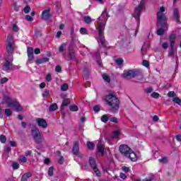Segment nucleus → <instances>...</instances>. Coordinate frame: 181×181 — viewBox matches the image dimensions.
<instances>
[{
	"label": "nucleus",
	"mask_w": 181,
	"mask_h": 181,
	"mask_svg": "<svg viewBox=\"0 0 181 181\" xmlns=\"http://www.w3.org/2000/svg\"><path fill=\"white\" fill-rule=\"evenodd\" d=\"M109 17L110 16H108V13H107V10H105L98 18V36L96 37V40L99 46H105V37L104 36V30L105 29V25Z\"/></svg>",
	"instance_id": "1"
},
{
	"label": "nucleus",
	"mask_w": 181,
	"mask_h": 181,
	"mask_svg": "<svg viewBox=\"0 0 181 181\" xmlns=\"http://www.w3.org/2000/svg\"><path fill=\"white\" fill-rule=\"evenodd\" d=\"M165 7L161 6L159 8L158 12L157 13V21H158V26H161L162 28L157 30L158 36H162L163 33H165V30H168L169 26L166 23V21H168V18L164 13Z\"/></svg>",
	"instance_id": "2"
},
{
	"label": "nucleus",
	"mask_w": 181,
	"mask_h": 181,
	"mask_svg": "<svg viewBox=\"0 0 181 181\" xmlns=\"http://www.w3.org/2000/svg\"><path fill=\"white\" fill-rule=\"evenodd\" d=\"M119 150L122 155H124V156L130 159L132 162H136V160H138V157L136 156V154H135V152H134V151H132L127 145H120Z\"/></svg>",
	"instance_id": "3"
},
{
	"label": "nucleus",
	"mask_w": 181,
	"mask_h": 181,
	"mask_svg": "<svg viewBox=\"0 0 181 181\" xmlns=\"http://www.w3.org/2000/svg\"><path fill=\"white\" fill-rule=\"evenodd\" d=\"M105 103L111 107L112 111H117L119 109V100L112 93H110L105 98Z\"/></svg>",
	"instance_id": "4"
},
{
	"label": "nucleus",
	"mask_w": 181,
	"mask_h": 181,
	"mask_svg": "<svg viewBox=\"0 0 181 181\" xmlns=\"http://www.w3.org/2000/svg\"><path fill=\"white\" fill-rule=\"evenodd\" d=\"M4 101L8 105V107L13 108L15 111L19 112L23 111V107L21 106V104L17 100H12V98L9 96H4Z\"/></svg>",
	"instance_id": "5"
},
{
	"label": "nucleus",
	"mask_w": 181,
	"mask_h": 181,
	"mask_svg": "<svg viewBox=\"0 0 181 181\" xmlns=\"http://www.w3.org/2000/svg\"><path fill=\"white\" fill-rule=\"evenodd\" d=\"M31 134L35 144H42V142H45V139L42 136V134L37 127H33L31 130Z\"/></svg>",
	"instance_id": "6"
},
{
	"label": "nucleus",
	"mask_w": 181,
	"mask_h": 181,
	"mask_svg": "<svg viewBox=\"0 0 181 181\" xmlns=\"http://www.w3.org/2000/svg\"><path fill=\"white\" fill-rule=\"evenodd\" d=\"M15 42H13V37L12 35H9L7 37L6 40V52L8 54V56H11V54H13V52L15 50L14 48Z\"/></svg>",
	"instance_id": "7"
},
{
	"label": "nucleus",
	"mask_w": 181,
	"mask_h": 181,
	"mask_svg": "<svg viewBox=\"0 0 181 181\" xmlns=\"http://www.w3.org/2000/svg\"><path fill=\"white\" fill-rule=\"evenodd\" d=\"M141 74V70L139 69H133L129 71H124L122 74L123 78H134Z\"/></svg>",
	"instance_id": "8"
},
{
	"label": "nucleus",
	"mask_w": 181,
	"mask_h": 181,
	"mask_svg": "<svg viewBox=\"0 0 181 181\" xmlns=\"http://www.w3.org/2000/svg\"><path fill=\"white\" fill-rule=\"evenodd\" d=\"M145 9V2L141 1L139 6L134 9V18L139 23V17L141 16V11Z\"/></svg>",
	"instance_id": "9"
},
{
	"label": "nucleus",
	"mask_w": 181,
	"mask_h": 181,
	"mask_svg": "<svg viewBox=\"0 0 181 181\" xmlns=\"http://www.w3.org/2000/svg\"><path fill=\"white\" fill-rule=\"evenodd\" d=\"M5 60H6V62L3 65L2 70H4V71H7V72L11 71V70H13V66L12 65L13 59L6 58Z\"/></svg>",
	"instance_id": "10"
},
{
	"label": "nucleus",
	"mask_w": 181,
	"mask_h": 181,
	"mask_svg": "<svg viewBox=\"0 0 181 181\" xmlns=\"http://www.w3.org/2000/svg\"><path fill=\"white\" fill-rule=\"evenodd\" d=\"M72 152L78 158H83V153L80 152V146H78V141H75L72 148Z\"/></svg>",
	"instance_id": "11"
},
{
	"label": "nucleus",
	"mask_w": 181,
	"mask_h": 181,
	"mask_svg": "<svg viewBox=\"0 0 181 181\" xmlns=\"http://www.w3.org/2000/svg\"><path fill=\"white\" fill-rule=\"evenodd\" d=\"M35 122H37L38 127H41V128H47V122L43 118H37Z\"/></svg>",
	"instance_id": "12"
},
{
	"label": "nucleus",
	"mask_w": 181,
	"mask_h": 181,
	"mask_svg": "<svg viewBox=\"0 0 181 181\" xmlns=\"http://www.w3.org/2000/svg\"><path fill=\"white\" fill-rule=\"evenodd\" d=\"M173 18L175 22H180V11H179L178 8L173 10Z\"/></svg>",
	"instance_id": "13"
},
{
	"label": "nucleus",
	"mask_w": 181,
	"mask_h": 181,
	"mask_svg": "<svg viewBox=\"0 0 181 181\" xmlns=\"http://www.w3.org/2000/svg\"><path fill=\"white\" fill-rule=\"evenodd\" d=\"M42 18L45 21H47L50 18V10H44L42 13Z\"/></svg>",
	"instance_id": "14"
},
{
	"label": "nucleus",
	"mask_w": 181,
	"mask_h": 181,
	"mask_svg": "<svg viewBox=\"0 0 181 181\" xmlns=\"http://www.w3.org/2000/svg\"><path fill=\"white\" fill-rule=\"evenodd\" d=\"M97 146L99 153L103 156L104 155V144L101 141H99Z\"/></svg>",
	"instance_id": "15"
},
{
	"label": "nucleus",
	"mask_w": 181,
	"mask_h": 181,
	"mask_svg": "<svg viewBox=\"0 0 181 181\" xmlns=\"http://www.w3.org/2000/svg\"><path fill=\"white\" fill-rule=\"evenodd\" d=\"M70 104V99L65 98L62 100V104L61 106V110H64L65 107H67V105H69Z\"/></svg>",
	"instance_id": "16"
},
{
	"label": "nucleus",
	"mask_w": 181,
	"mask_h": 181,
	"mask_svg": "<svg viewBox=\"0 0 181 181\" xmlns=\"http://www.w3.org/2000/svg\"><path fill=\"white\" fill-rule=\"evenodd\" d=\"M175 39H176V35L172 33L170 35V46H175Z\"/></svg>",
	"instance_id": "17"
},
{
	"label": "nucleus",
	"mask_w": 181,
	"mask_h": 181,
	"mask_svg": "<svg viewBox=\"0 0 181 181\" xmlns=\"http://www.w3.org/2000/svg\"><path fill=\"white\" fill-rule=\"evenodd\" d=\"M30 177H32V173H25L22 177H21V180L22 181H27L28 179H29Z\"/></svg>",
	"instance_id": "18"
},
{
	"label": "nucleus",
	"mask_w": 181,
	"mask_h": 181,
	"mask_svg": "<svg viewBox=\"0 0 181 181\" xmlns=\"http://www.w3.org/2000/svg\"><path fill=\"white\" fill-rule=\"evenodd\" d=\"M89 163L92 169L97 168V164H95V160H94V158H93L92 157L89 158Z\"/></svg>",
	"instance_id": "19"
},
{
	"label": "nucleus",
	"mask_w": 181,
	"mask_h": 181,
	"mask_svg": "<svg viewBox=\"0 0 181 181\" xmlns=\"http://www.w3.org/2000/svg\"><path fill=\"white\" fill-rule=\"evenodd\" d=\"M170 50L168 52V56L170 57L175 56V45H170Z\"/></svg>",
	"instance_id": "20"
},
{
	"label": "nucleus",
	"mask_w": 181,
	"mask_h": 181,
	"mask_svg": "<svg viewBox=\"0 0 181 181\" xmlns=\"http://www.w3.org/2000/svg\"><path fill=\"white\" fill-rule=\"evenodd\" d=\"M108 119H110V115H103L101 118L100 120L102 121V122H105L107 123V122L108 121Z\"/></svg>",
	"instance_id": "21"
},
{
	"label": "nucleus",
	"mask_w": 181,
	"mask_h": 181,
	"mask_svg": "<svg viewBox=\"0 0 181 181\" xmlns=\"http://www.w3.org/2000/svg\"><path fill=\"white\" fill-rule=\"evenodd\" d=\"M18 160L20 162H21V163H26V162H28V158H26L25 156H21Z\"/></svg>",
	"instance_id": "22"
},
{
	"label": "nucleus",
	"mask_w": 181,
	"mask_h": 181,
	"mask_svg": "<svg viewBox=\"0 0 181 181\" xmlns=\"http://www.w3.org/2000/svg\"><path fill=\"white\" fill-rule=\"evenodd\" d=\"M57 108H58L57 103H54L49 106V111H56V110H57Z\"/></svg>",
	"instance_id": "23"
},
{
	"label": "nucleus",
	"mask_w": 181,
	"mask_h": 181,
	"mask_svg": "<svg viewBox=\"0 0 181 181\" xmlns=\"http://www.w3.org/2000/svg\"><path fill=\"white\" fill-rule=\"evenodd\" d=\"M173 102L175 103V104H177V105H181V100L177 97L173 98Z\"/></svg>",
	"instance_id": "24"
},
{
	"label": "nucleus",
	"mask_w": 181,
	"mask_h": 181,
	"mask_svg": "<svg viewBox=\"0 0 181 181\" xmlns=\"http://www.w3.org/2000/svg\"><path fill=\"white\" fill-rule=\"evenodd\" d=\"M102 77H103V80H105L107 83H110V81H111V78H110V76L108 75H107L106 74H103L102 75Z\"/></svg>",
	"instance_id": "25"
},
{
	"label": "nucleus",
	"mask_w": 181,
	"mask_h": 181,
	"mask_svg": "<svg viewBox=\"0 0 181 181\" xmlns=\"http://www.w3.org/2000/svg\"><path fill=\"white\" fill-rule=\"evenodd\" d=\"M79 32H80L81 35H88V31L87 30L86 28H81L79 30Z\"/></svg>",
	"instance_id": "26"
},
{
	"label": "nucleus",
	"mask_w": 181,
	"mask_h": 181,
	"mask_svg": "<svg viewBox=\"0 0 181 181\" xmlns=\"http://www.w3.org/2000/svg\"><path fill=\"white\" fill-rule=\"evenodd\" d=\"M83 21L85 23H91V17L86 16L85 17H83Z\"/></svg>",
	"instance_id": "27"
},
{
	"label": "nucleus",
	"mask_w": 181,
	"mask_h": 181,
	"mask_svg": "<svg viewBox=\"0 0 181 181\" xmlns=\"http://www.w3.org/2000/svg\"><path fill=\"white\" fill-rule=\"evenodd\" d=\"M50 94V92L49 91V90L45 89L43 92H42V97L44 98H46Z\"/></svg>",
	"instance_id": "28"
},
{
	"label": "nucleus",
	"mask_w": 181,
	"mask_h": 181,
	"mask_svg": "<svg viewBox=\"0 0 181 181\" xmlns=\"http://www.w3.org/2000/svg\"><path fill=\"white\" fill-rule=\"evenodd\" d=\"M62 91H67L69 90V85L67 83H64L61 86Z\"/></svg>",
	"instance_id": "29"
},
{
	"label": "nucleus",
	"mask_w": 181,
	"mask_h": 181,
	"mask_svg": "<svg viewBox=\"0 0 181 181\" xmlns=\"http://www.w3.org/2000/svg\"><path fill=\"white\" fill-rule=\"evenodd\" d=\"M88 148L90 150L94 149V144L91 141H88L86 144Z\"/></svg>",
	"instance_id": "30"
},
{
	"label": "nucleus",
	"mask_w": 181,
	"mask_h": 181,
	"mask_svg": "<svg viewBox=\"0 0 181 181\" xmlns=\"http://www.w3.org/2000/svg\"><path fill=\"white\" fill-rule=\"evenodd\" d=\"M109 119L111 122H115V124L118 123V119L117 117H112L111 115H109Z\"/></svg>",
	"instance_id": "31"
},
{
	"label": "nucleus",
	"mask_w": 181,
	"mask_h": 181,
	"mask_svg": "<svg viewBox=\"0 0 181 181\" xmlns=\"http://www.w3.org/2000/svg\"><path fill=\"white\" fill-rule=\"evenodd\" d=\"M69 110L70 111H74V112L78 111V107H77V105H71L69 107Z\"/></svg>",
	"instance_id": "32"
},
{
	"label": "nucleus",
	"mask_w": 181,
	"mask_h": 181,
	"mask_svg": "<svg viewBox=\"0 0 181 181\" xmlns=\"http://www.w3.org/2000/svg\"><path fill=\"white\" fill-rule=\"evenodd\" d=\"M115 62L117 64V66H121V64L124 63V59L121 58H118L115 60Z\"/></svg>",
	"instance_id": "33"
},
{
	"label": "nucleus",
	"mask_w": 181,
	"mask_h": 181,
	"mask_svg": "<svg viewBox=\"0 0 181 181\" xmlns=\"http://www.w3.org/2000/svg\"><path fill=\"white\" fill-rule=\"evenodd\" d=\"M66 46H67V44L66 43H63L60 45L59 50L61 53H62V52H64V48L66 47Z\"/></svg>",
	"instance_id": "34"
},
{
	"label": "nucleus",
	"mask_w": 181,
	"mask_h": 181,
	"mask_svg": "<svg viewBox=\"0 0 181 181\" xmlns=\"http://www.w3.org/2000/svg\"><path fill=\"white\" fill-rule=\"evenodd\" d=\"M93 170H94L96 176H98V177L101 176V173H100V170H98V168H97V167H95V168H93Z\"/></svg>",
	"instance_id": "35"
},
{
	"label": "nucleus",
	"mask_w": 181,
	"mask_h": 181,
	"mask_svg": "<svg viewBox=\"0 0 181 181\" xmlns=\"http://www.w3.org/2000/svg\"><path fill=\"white\" fill-rule=\"evenodd\" d=\"M160 163H168V158L163 157L162 158L158 160Z\"/></svg>",
	"instance_id": "36"
},
{
	"label": "nucleus",
	"mask_w": 181,
	"mask_h": 181,
	"mask_svg": "<svg viewBox=\"0 0 181 181\" xmlns=\"http://www.w3.org/2000/svg\"><path fill=\"white\" fill-rule=\"evenodd\" d=\"M121 134V132L119 130L115 131L113 132V138H118Z\"/></svg>",
	"instance_id": "37"
},
{
	"label": "nucleus",
	"mask_w": 181,
	"mask_h": 181,
	"mask_svg": "<svg viewBox=\"0 0 181 181\" xmlns=\"http://www.w3.org/2000/svg\"><path fill=\"white\" fill-rule=\"evenodd\" d=\"M12 29L13 32H19V27L16 24H13L12 25Z\"/></svg>",
	"instance_id": "38"
},
{
	"label": "nucleus",
	"mask_w": 181,
	"mask_h": 181,
	"mask_svg": "<svg viewBox=\"0 0 181 181\" xmlns=\"http://www.w3.org/2000/svg\"><path fill=\"white\" fill-rule=\"evenodd\" d=\"M0 141L1 142V144H5V142H6V137L5 136V135L0 136Z\"/></svg>",
	"instance_id": "39"
},
{
	"label": "nucleus",
	"mask_w": 181,
	"mask_h": 181,
	"mask_svg": "<svg viewBox=\"0 0 181 181\" xmlns=\"http://www.w3.org/2000/svg\"><path fill=\"white\" fill-rule=\"evenodd\" d=\"M5 114L6 115H7V117H11L12 115V112L11 111V109H6Z\"/></svg>",
	"instance_id": "40"
},
{
	"label": "nucleus",
	"mask_w": 181,
	"mask_h": 181,
	"mask_svg": "<svg viewBox=\"0 0 181 181\" xmlns=\"http://www.w3.org/2000/svg\"><path fill=\"white\" fill-rule=\"evenodd\" d=\"M5 83H8V78L4 77L0 79V84H5Z\"/></svg>",
	"instance_id": "41"
},
{
	"label": "nucleus",
	"mask_w": 181,
	"mask_h": 181,
	"mask_svg": "<svg viewBox=\"0 0 181 181\" xmlns=\"http://www.w3.org/2000/svg\"><path fill=\"white\" fill-rule=\"evenodd\" d=\"M168 96L170 98L176 97V93H175V91H170L168 93Z\"/></svg>",
	"instance_id": "42"
},
{
	"label": "nucleus",
	"mask_w": 181,
	"mask_h": 181,
	"mask_svg": "<svg viewBox=\"0 0 181 181\" xmlns=\"http://www.w3.org/2000/svg\"><path fill=\"white\" fill-rule=\"evenodd\" d=\"M24 12L25 13H29V12H30V6H25V8H24Z\"/></svg>",
	"instance_id": "43"
},
{
	"label": "nucleus",
	"mask_w": 181,
	"mask_h": 181,
	"mask_svg": "<svg viewBox=\"0 0 181 181\" xmlns=\"http://www.w3.org/2000/svg\"><path fill=\"white\" fill-rule=\"evenodd\" d=\"M122 170L123 172H124L125 173H128V172H129V168H128L127 166H123V167H122Z\"/></svg>",
	"instance_id": "44"
},
{
	"label": "nucleus",
	"mask_w": 181,
	"mask_h": 181,
	"mask_svg": "<svg viewBox=\"0 0 181 181\" xmlns=\"http://www.w3.org/2000/svg\"><path fill=\"white\" fill-rule=\"evenodd\" d=\"M159 93H156V92H153L152 94H151V97L153 98H159Z\"/></svg>",
	"instance_id": "45"
},
{
	"label": "nucleus",
	"mask_w": 181,
	"mask_h": 181,
	"mask_svg": "<svg viewBox=\"0 0 181 181\" xmlns=\"http://www.w3.org/2000/svg\"><path fill=\"white\" fill-rule=\"evenodd\" d=\"M49 176H53V167H50L48 170Z\"/></svg>",
	"instance_id": "46"
},
{
	"label": "nucleus",
	"mask_w": 181,
	"mask_h": 181,
	"mask_svg": "<svg viewBox=\"0 0 181 181\" xmlns=\"http://www.w3.org/2000/svg\"><path fill=\"white\" fill-rule=\"evenodd\" d=\"M12 167H13V169H15V170L19 169V163H13Z\"/></svg>",
	"instance_id": "47"
},
{
	"label": "nucleus",
	"mask_w": 181,
	"mask_h": 181,
	"mask_svg": "<svg viewBox=\"0 0 181 181\" xmlns=\"http://www.w3.org/2000/svg\"><path fill=\"white\" fill-rule=\"evenodd\" d=\"M142 64L144 66V67H149V62L146 60H144Z\"/></svg>",
	"instance_id": "48"
},
{
	"label": "nucleus",
	"mask_w": 181,
	"mask_h": 181,
	"mask_svg": "<svg viewBox=\"0 0 181 181\" xmlns=\"http://www.w3.org/2000/svg\"><path fill=\"white\" fill-rule=\"evenodd\" d=\"M28 54H33V48L28 47L27 50Z\"/></svg>",
	"instance_id": "49"
},
{
	"label": "nucleus",
	"mask_w": 181,
	"mask_h": 181,
	"mask_svg": "<svg viewBox=\"0 0 181 181\" xmlns=\"http://www.w3.org/2000/svg\"><path fill=\"white\" fill-rule=\"evenodd\" d=\"M162 47L163 49H168V47H169V43H168L167 42H163L162 45Z\"/></svg>",
	"instance_id": "50"
},
{
	"label": "nucleus",
	"mask_w": 181,
	"mask_h": 181,
	"mask_svg": "<svg viewBox=\"0 0 181 181\" xmlns=\"http://www.w3.org/2000/svg\"><path fill=\"white\" fill-rule=\"evenodd\" d=\"M64 162V158H63V156H61L58 160V163H59V165H63Z\"/></svg>",
	"instance_id": "51"
},
{
	"label": "nucleus",
	"mask_w": 181,
	"mask_h": 181,
	"mask_svg": "<svg viewBox=\"0 0 181 181\" xmlns=\"http://www.w3.org/2000/svg\"><path fill=\"white\" fill-rule=\"evenodd\" d=\"M25 19L26 21H28L29 22H32V21H33V18H32V16L27 15L25 16Z\"/></svg>",
	"instance_id": "52"
},
{
	"label": "nucleus",
	"mask_w": 181,
	"mask_h": 181,
	"mask_svg": "<svg viewBox=\"0 0 181 181\" xmlns=\"http://www.w3.org/2000/svg\"><path fill=\"white\" fill-rule=\"evenodd\" d=\"M119 177H120L121 179H123V180L127 179V175H125V174L123 173H120Z\"/></svg>",
	"instance_id": "53"
},
{
	"label": "nucleus",
	"mask_w": 181,
	"mask_h": 181,
	"mask_svg": "<svg viewBox=\"0 0 181 181\" xmlns=\"http://www.w3.org/2000/svg\"><path fill=\"white\" fill-rule=\"evenodd\" d=\"M45 78L47 81H52V75L50 74H48Z\"/></svg>",
	"instance_id": "54"
},
{
	"label": "nucleus",
	"mask_w": 181,
	"mask_h": 181,
	"mask_svg": "<svg viewBox=\"0 0 181 181\" xmlns=\"http://www.w3.org/2000/svg\"><path fill=\"white\" fill-rule=\"evenodd\" d=\"M55 71L57 73H60L62 71V66H57L55 68Z\"/></svg>",
	"instance_id": "55"
},
{
	"label": "nucleus",
	"mask_w": 181,
	"mask_h": 181,
	"mask_svg": "<svg viewBox=\"0 0 181 181\" xmlns=\"http://www.w3.org/2000/svg\"><path fill=\"white\" fill-rule=\"evenodd\" d=\"M153 122H158V121H159V117H158V115L153 116Z\"/></svg>",
	"instance_id": "56"
},
{
	"label": "nucleus",
	"mask_w": 181,
	"mask_h": 181,
	"mask_svg": "<svg viewBox=\"0 0 181 181\" xmlns=\"http://www.w3.org/2000/svg\"><path fill=\"white\" fill-rule=\"evenodd\" d=\"M93 111H95V112H98L100 111V106L96 105L93 107Z\"/></svg>",
	"instance_id": "57"
},
{
	"label": "nucleus",
	"mask_w": 181,
	"mask_h": 181,
	"mask_svg": "<svg viewBox=\"0 0 181 181\" xmlns=\"http://www.w3.org/2000/svg\"><path fill=\"white\" fill-rule=\"evenodd\" d=\"M152 91H153V89L152 88H148L146 90V93H147L148 94L152 93Z\"/></svg>",
	"instance_id": "58"
},
{
	"label": "nucleus",
	"mask_w": 181,
	"mask_h": 181,
	"mask_svg": "<svg viewBox=\"0 0 181 181\" xmlns=\"http://www.w3.org/2000/svg\"><path fill=\"white\" fill-rule=\"evenodd\" d=\"M28 60H30V62H32V60H33L34 59L33 54H28Z\"/></svg>",
	"instance_id": "59"
},
{
	"label": "nucleus",
	"mask_w": 181,
	"mask_h": 181,
	"mask_svg": "<svg viewBox=\"0 0 181 181\" xmlns=\"http://www.w3.org/2000/svg\"><path fill=\"white\" fill-rule=\"evenodd\" d=\"M30 155H32V151H28L25 153V158H27V156H30Z\"/></svg>",
	"instance_id": "60"
},
{
	"label": "nucleus",
	"mask_w": 181,
	"mask_h": 181,
	"mask_svg": "<svg viewBox=\"0 0 181 181\" xmlns=\"http://www.w3.org/2000/svg\"><path fill=\"white\" fill-rule=\"evenodd\" d=\"M35 54H40V49L39 48H35L34 50Z\"/></svg>",
	"instance_id": "61"
},
{
	"label": "nucleus",
	"mask_w": 181,
	"mask_h": 181,
	"mask_svg": "<svg viewBox=\"0 0 181 181\" xmlns=\"http://www.w3.org/2000/svg\"><path fill=\"white\" fill-rule=\"evenodd\" d=\"M175 139L178 141V142H180L181 141V135L180 134L176 135Z\"/></svg>",
	"instance_id": "62"
},
{
	"label": "nucleus",
	"mask_w": 181,
	"mask_h": 181,
	"mask_svg": "<svg viewBox=\"0 0 181 181\" xmlns=\"http://www.w3.org/2000/svg\"><path fill=\"white\" fill-rule=\"evenodd\" d=\"M37 64H42L43 60L42 59H39L36 60Z\"/></svg>",
	"instance_id": "63"
},
{
	"label": "nucleus",
	"mask_w": 181,
	"mask_h": 181,
	"mask_svg": "<svg viewBox=\"0 0 181 181\" xmlns=\"http://www.w3.org/2000/svg\"><path fill=\"white\" fill-rule=\"evenodd\" d=\"M10 146L13 147L16 146V141H10Z\"/></svg>",
	"instance_id": "64"
}]
</instances>
